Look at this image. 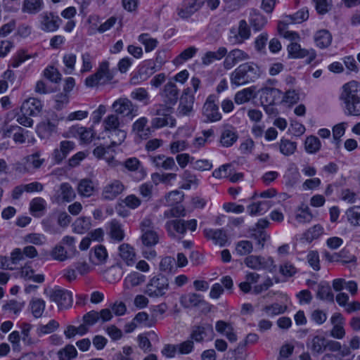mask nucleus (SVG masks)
<instances>
[{
  "mask_svg": "<svg viewBox=\"0 0 360 360\" xmlns=\"http://www.w3.org/2000/svg\"><path fill=\"white\" fill-rule=\"evenodd\" d=\"M340 98L348 115H360V82L352 80L345 84Z\"/></svg>",
  "mask_w": 360,
  "mask_h": 360,
  "instance_id": "f257e3e1",
  "label": "nucleus"
},
{
  "mask_svg": "<svg viewBox=\"0 0 360 360\" xmlns=\"http://www.w3.org/2000/svg\"><path fill=\"white\" fill-rule=\"evenodd\" d=\"M262 72L254 62H246L239 65L231 74V85L240 86L248 84L258 79Z\"/></svg>",
  "mask_w": 360,
  "mask_h": 360,
  "instance_id": "f03ea898",
  "label": "nucleus"
},
{
  "mask_svg": "<svg viewBox=\"0 0 360 360\" xmlns=\"http://www.w3.org/2000/svg\"><path fill=\"white\" fill-rule=\"evenodd\" d=\"M169 289V279L159 274L153 276L148 281L144 290V293L151 298L164 297Z\"/></svg>",
  "mask_w": 360,
  "mask_h": 360,
  "instance_id": "7ed1b4c3",
  "label": "nucleus"
},
{
  "mask_svg": "<svg viewBox=\"0 0 360 360\" xmlns=\"http://www.w3.org/2000/svg\"><path fill=\"white\" fill-rule=\"evenodd\" d=\"M111 107L115 114L129 120H132L139 115V106L126 97L117 98L112 103Z\"/></svg>",
  "mask_w": 360,
  "mask_h": 360,
  "instance_id": "20e7f679",
  "label": "nucleus"
},
{
  "mask_svg": "<svg viewBox=\"0 0 360 360\" xmlns=\"http://www.w3.org/2000/svg\"><path fill=\"white\" fill-rule=\"evenodd\" d=\"M139 228L141 232L140 239L145 248H152L158 243L159 235L151 219L144 218L141 221Z\"/></svg>",
  "mask_w": 360,
  "mask_h": 360,
  "instance_id": "39448f33",
  "label": "nucleus"
},
{
  "mask_svg": "<svg viewBox=\"0 0 360 360\" xmlns=\"http://www.w3.org/2000/svg\"><path fill=\"white\" fill-rule=\"evenodd\" d=\"M51 302H56L59 309H67L72 304V293L59 287H55L45 292Z\"/></svg>",
  "mask_w": 360,
  "mask_h": 360,
  "instance_id": "423d86ee",
  "label": "nucleus"
},
{
  "mask_svg": "<svg viewBox=\"0 0 360 360\" xmlns=\"http://www.w3.org/2000/svg\"><path fill=\"white\" fill-rule=\"evenodd\" d=\"M63 117L53 114L48 118L40 122L37 127V132L41 139H49L53 134L57 133L58 125Z\"/></svg>",
  "mask_w": 360,
  "mask_h": 360,
  "instance_id": "0eeeda50",
  "label": "nucleus"
},
{
  "mask_svg": "<svg viewBox=\"0 0 360 360\" xmlns=\"http://www.w3.org/2000/svg\"><path fill=\"white\" fill-rule=\"evenodd\" d=\"M125 189L124 184L118 179H112L103 186L101 198L104 201H111L117 198Z\"/></svg>",
  "mask_w": 360,
  "mask_h": 360,
  "instance_id": "6e6552de",
  "label": "nucleus"
},
{
  "mask_svg": "<svg viewBox=\"0 0 360 360\" xmlns=\"http://www.w3.org/2000/svg\"><path fill=\"white\" fill-rule=\"evenodd\" d=\"M217 98L215 95H210L203 105L202 115L205 122H214L221 119V114L217 104Z\"/></svg>",
  "mask_w": 360,
  "mask_h": 360,
  "instance_id": "1a4fd4ad",
  "label": "nucleus"
},
{
  "mask_svg": "<svg viewBox=\"0 0 360 360\" xmlns=\"http://www.w3.org/2000/svg\"><path fill=\"white\" fill-rule=\"evenodd\" d=\"M39 27L46 32H53L58 30L62 20L60 17L53 12L45 11L39 16Z\"/></svg>",
  "mask_w": 360,
  "mask_h": 360,
  "instance_id": "9d476101",
  "label": "nucleus"
},
{
  "mask_svg": "<svg viewBox=\"0 0 360 360\" xmlns=\"http://www.w3.org/2000/svg\"><path fill=\"white\" fill-rule=\"evenodd\" d=\"M250 36V30L245 20L239 22L238 28L236 30L232 28L230 30L229 41L231 44H242L245 40L248 39Z\"/></svg>",
  "mask_w": 360,
  "mask_h": 360,
  "instance_id": "9b49d317",
  "label": "nucleus"
},
{
  "mask_svg": "<svg viewBox=\"0 0 360 360\" xmlns=\"http://www.w3.org/2000/svg\"><path fill=\"white\" fill-rule=\"evenodd\" d=\"M224 58H225L223 62L224 68L225 70H231L236 64L250 59V56L243 50L234 49L229 52L227 51Z\"/></svg>",
  "mask_w": 360,
  "mask_h": 360,
  "instance_id": "f8f14e48",
  "label": "nucleus"
},
{
  "mask_svg": "<svg viewBox=\"0 0 360 360\" xmlns=\"http://www.w3.org/2000/svg\"><path fill=\"white\" fill-rule=\"evenodd\" d=\"M205 0H184L177 8V14L181 18H188L204 5Z\"/></svg>",
  "mask_w": 360,
  "mask_h": 360,
  "instance_id": "ddd939ff",
  "label": "nucleus"
},
{
  "mask_svg": "<svg viewBox=\"0 0 360 360\" xmlns=\"http://www.w3.org/2000/svg\"><path fill=\"white\" fill-rule=\"evenodd\" d=\"M214 335L212 326L207 323H202L192 327L190 338L197 342H201L206 338H212Z\"/></svg>",
  "mask_w": 360,
  "mask_h": 360,
  "instance_id": "4468645a",
  "label": "nucleus"
},
{
  "mask_svg": "<svg viewBox=\"0 0 360 360\" xmlns=\"http://www.w3.org/2000/svg\"><path fill=\"white\" fill-rule=\"evenodd\" d=\"M260 100L266 105H272L281 102L283 92L278 89L264 86L260 91Z\"/></svg>",
  "mask_w": 360,
  "mask_h": 360,
  "instance_id": "2eb2a0df",
  "label": "nucleus"
},
{
  "mask_svg": "<svg viewBox=\"0 0 360 360\" xmlns=\"http://www.w3.org/2000/svg\"><path fill=\"white\" fill-rule=\"evenodd\" d=\"M168 236L173 238H181L186 233L184 220L180 219L168 220L165 225Z\"/></svg>",
  "mask_w": 360,
  "mask_h": 360,
  "instance_id": "dca6fc26",
  "label": "nucleus"
},
{
  "mask_svg": "<svg viewBox=\"0 0 360 360\" xmlns=\"http://www.w3.org/2000/svg\"><path fill=\"white\" fill-rule=\"evenodd\" d=\"M203 233L207 240H211L214 244L220 247L224 246L227 243V234L222 229H205Z\"/></svg>",
  "mask_w": 360,
  "mask_h": 360,
  "instance_id": "f3484780",
  "label": "nucleus"
},
{
  "mask_svg": "<svg viewBox=\"0 0 360 360\" xmlns=\"http://www.w3.org/2000/svg\"><path fill=\"white\" fill-rule=\"evenodd\" d=\"M75 144L71 141H62L59 148L54 149L52 157L56 163H60L75 149Z\"/></svg>",
  "mask_w": 360,
  "mask_h": 360,
  "instance_id": "a211bd4d",
  "label": "nucleus"
},
{
  "mask_svg": "<svg viewBox=\"0 0 360 360\" xmlns=\"http://www.w3.org/2000/svg\"><path fill=\"white\" fill-rule=\"evenodd\" d=\"M153 165L158 168L164 170H176L179 169L176 165L175 160L172 157L166 156L160 154L150 158Z\"/></svg>",
  "mask_w": 360,
  "mask_h": 360,
  "instance_id": "6ab92c4d",
  "label": "nucleus"
},
{
  "mask_svg": "<svg viewBox=\"0 0 360 360\" xmlns=\"http://www.w3.org/2000/svg\"><path fill=\"white\" fill-rule=\"evenodd\" d=\"M163 101L170 105H174L179 98V90L176 85L172 82H168L161 93Z\"/></svg>",
  "mask_w": 360,
  "mask_h": 360,
  "instance_id": "aec40b11",
  "label": "nucleus"
},
{
  "mask_svg": "<svg viewBox=\"0 0 360 360\" xmlns=\"http://www.w3.org/2000/svg\"><path fill=\"white\" fill-rule=\"evenodd\" d=\"M188 89H186L180 98L178 112L181 115H189L193 111L194 96L188 94Z\"/></svg>",
  "mask_w": 360,
  "mask_h": 360,
  "instance_id": "412c9836",
  "label": "nucleus"
},
{
  "mask_svg": "<svg viewBox=\"0 0 360 360\" xmlns=\"http://www.w3.org/2000/svg\"><path fill=\"white\" fill-rule=\"evenodd\" d=\"M41 108L42 105L39 100L30 98L22 103L20 111L25 115L35 116L40 112Z\"/></svg>",
  "mask_w": 360,
  "mask_h": 360,
  "instance_id": "4be33fe9",
  "label": "nucleus"
},
{
  "mask_svg": "<svg viewBox=\"0 0 360 360\" xmlns=\"http://www.w3.org/2000/svg\"><path fill=\"white\" fill-rule=\"evenodd\" d=\"M44 0H23L21 11L23 13L34 15L43 10Z\"/></svg>",
  "mask_w": 360,
  "mask_h": 360,
  "instance_id": "5701e85b",
  "label": "nucleus"
},
{
  "mask_svg": "<svg viewBox=\"0 0 360 360\" xmlns=\"http://www.w3.org/2000/svg\"><path fill=\"white\" fill-rule=\"evenodd\" d=\"M238 139L235 129L229 125L224 126L220 136V143L224 147L231 146Z\"/></svg>",
  "mask_w": 360,
  "mask_h": 360,
  "instance_id": "b1692460",
  "label": "nucleus"
},
{
  "mask_svg": "<svg viewBox=\"0 0 360 360\" xmlns=\"http://www.w3.org/2000/svg\"><path fill=\"white\" fill-rule=\"evenodd\" d=\"M148 122L145 117L139 118L132 124V131L141 139H147L150 134V129L147 127Z\"/></svg>",
  "mask_w": 360,
  "mask_h": 360,
  "instance_id": "393cba45",
  "label": "nucleus"
},
{
  "mask_svg": "<svg viewBox=\"0 0 360 360\" xmlns=\"http://www.w3.org/2000/svg\"><path fill=\"white\" fill-rule=\"evenodd\" d=\"M119 255L127 266H132L136 262L134 249L127 243H122L119 247Z\"/></svg>",
  "mask_w": 360,
  "mask_h": 360,
  "instance_id": "a878e982",
  "label": "nucleus"
},
{
  "mask_svg": "<svg viewBox=\"0 0 360 360\" xmlns=\"http://www.w3.org/2000/svg\"><path fill=\"white\" fill-rule=\"evenodd\" d=\"M157 115H161V110L158 109L156 110ZM163 117H155L151 121V127L155 129L162 128L165 126L174 127L176 125V120L169 115H165Z\"/></svg>",
  "mask_w": 360,
  "mask_h": 360,
  "instance_id": "bb28decb",
  "label": "nucleus"
},
{
  "mask_svg": "<svg viewBox=\"0 0 360 360\" xmlns=\"http://www.w3.org/2000/svg\"><path fill=\"white\" fill-rule=\"evenodd\" d=\"M108 258V252L105 248L99 245L96 246L93 250L90 252L89 259L92 264L100 265L105 262Z\"/></svg>",
  "mask_w": 360,
  "mask_h": 360,
  "instance_id": "cd10ccee",
  "label": "nucleus"
},
{
  "mask_svg": "<svg viewBox=\"0 0 360 360\" xmlns=\"http://www.w3.org/2000/svg\"><path fill=\"white\" fill-rule=\"evenodd\" d=\"M109 236L116 242H121L124 238L123 226L116 219H112L109 223Z\"/></svg>",
  "mask_w": 360,
  "mask_h": 360,
  "instance_id": "c85d7f7f",
  "label": "nucleus"
},
{
  "mask_svg": "<svg viewBox=\"0 0 360 360\" xmlns=\"http://www.w3.org/2000/svg\"><path fill=\"white\" fill-rule=\"evenodd\" d=\"M75 196L76 194L71 185L68 183H63L60 185L59 189L57 191L56 200L58 201L70 202Z\"/></svg>",
  "mask_w": 360,
  "mask_h": 360,
  "instance_id": "c756f323",
  "label": "nucleus"
},
{
  "mask_svg": "<svg viewBox=\"0 0 360 360\" xmlns=\"http://www.w3.org/2000/svg\"><path fill=\"white\" fill-rule=\"evenodd\" d=\"M227 53V49L221 46L217 51H207L202 57V63L204 65H209L215 60H219L224 58Z\"/></svg>",
  "mask_w": 360,
  "mask_h": 360,
  "instance_id": "7c9ffc66",
  "label": "nucleus"
},
{
  "mask_svg": "<svg viewBox=\"0 0 360 360\" xmlns=\"http://www.w3.org/2000/svg\"><path fill=\"white\" fill-rule=\"evenodd\" d=\"M96 74L98 75V80L101 81V84H105L110 82L114 77V72L110 69L109 63L108 61H103L100 63Z\"/></svg>",
  "mask_w": 360,
  "mask_h": 360,
  "instance_id": "2f4dec72",
  "label": "nucleus"
},
{
  "mask_svg": "<svg viewBox=\"0 0 360 360\" xmlns=\"http://www.w3.org/2000/svg\"><path fill=\"white\" fill-rule=\"evenodd\" d=\"M96 191L94 184L89 179H82L77 186V192L82 197L89 198L94 195Z\"/></svg>",
  "mask_w": 360,
  "mask_h": 360,
  "instance_id": "473e14b6",
  "label": "nucleus"
},
{
  "mask_svg": "<svg viewBox=\"0 0 360 360\" xmlns=\"http://www.w3.org/2000/svg\"><path fill=\"white\" fill-rule=\"evenodd\" d=\"M295 219L299 224H307L311 222L313 214L307 205L302 204L295 211Z\"/></svg>",
  "mask_w": 360,
  "mask_h": 360,
  "instance_id": "72a5a7b5",
  "label": "nucleus"
},
{
  "mask_svg": "<svg viewBox=\"0 0 360 360\" xmlns=\"http://www.w3.org/2000/svg\"><path fill=\"white\" fill-rule=\"evenodd\" d=\"M105 133L111 141V143L108 148L120 145L127 136V132L121 128L112 129Z\"/></svg>",
  "mask_w": 360,
  "mask_h": 360,
  "instance_id": "f704fd0d",
  "label": "nucleus"
},
{
  "mask_svg": "<svg viewBox=\"0 0 360 360\" xmlns=\"http://www.w3.org/2000/svg\"><path fill=\"white\" fill-rule=\"evenodd\" d=\"M314 41L317 46L324 49L330 45L332 41V35L326 30H321L316 32Z\"/></svg>",
  "mask_w": 360,
  "mask_h": 360,
  "instance_id": "c9c22d12",
  "label": "nucleus"
},
{
  "mask_svg": "<svg viewBox=\"0 0 360 360\" xmlns=\"http://www.w3.org/2000/svg\"><path fill=\"white\" fill-rule=\"evenodd\" d=\"M271 203L270 201H261L255 202L248 207V211L250 215H262L264 214L271 207Z\"/></svg>",
  "mask_w": 360,
  "mask_h": 360,
  "instance_id": "e433bc0d",
  "label": "nucleus"
},
{
  "mask_svg": "<svg viewBox=\"0 0 360 360\" xmlns=\"http://www.w3.org/2000/svg\"><path fill=\"white\" fill-rule=\"evenodd\" d=\"M160 68V66L157 67V65L155 63H151L150 62L148 63L147 66L141 67L138 72V75L134 76L131 78V82L134 84H136V79H139V77L141 80H146L149 75H153L156 71L159 70Z\"/></svg>",
  "mask_w": 360,
  "mask_h": 360,
  "instance_id": "4c0bfd02",
  "label": "nucleus"
},
{
  "mask_svg": "<svg viewBox=\"0 0 360 360\" xmlns=\"http://www.w3.org/2000/svg\"><path fill=\"white\" fill-rule=\"evenodd\" d=\"M20 276L25 280L32 281L38 283L44 281V276L43 274H34V270L28 265H25L21 268Z\"/></svg>",
  "mask_w": 360,
  "mask_h": 360,
  "instance_id": "58836bf2",
  "label": "nucleus"
},
{
  "mask_svg": "<svg viewBox=\"0 0 360 360\" xmlns=\"http://www.w3.org/2000/svg\"><path fill=\"white\" fill-rule=\"evenodd\" d=\"M102 125L104 132L120 128V117L115 113L110 114L104 118Z\"/></svg>",
  "mask_w": 360,
  "mask_h": 360,
  "instance_id": "ea45409f",
  "label": "nucleus"
},
{
  "mask_svg": "<svg viewBox=\"0 0 360 360\" xmlns=\"http://www.w3.org/2000/svg\"><path fill=\"white\" fill-rule=\"evenodd\" d=\"M50 255L53 259L59 262H64L73 256L60 243L56 245L52 249Z\"/></svg>",
  "mask_w": 360,
  "mask_h": 360,
  "instance_id": "a19ab883",
  "label": "nucleus"
},
{
  "mask_svg": "<svg viewBox=\"0 0 360 360\" xmlns=\"http://www.w3.org/2000/svg\"><path fill=\"white\" fill-rule=\"evenodd\" d=\"M316 297L321 300L330 302H334V295L331 290L330 286L326 283H321L319 285Z\"/></svg>",
  "mask_w": 360,
  "mask_h": 360,
  "instance_id": "79ce46f5",
  "label": "nucleus"
},
{
  "mask_svg": "<svg viewBox=\"0 0 360 360\" xmlns=\"http://www.w3.org/2000/svg\"><path fill=\"white\" fill-rule=\"evenodd\" d=\"M181 303L186 307H193L205 304V302L202 295L197 293H188L181 297Z\"/></svg>",
  "mask_w": 360,
  "mask_h": 360,
  "instance_id": "37998d69",
  "label": "nucleus"
},
{
  "mask_svg": "<svg viewBox=\"0 0 360 360\" xmlns=\"http://www.w3.org/2000/svg\"><path fill=\"white\" fill-rule=\"evenodd\" d=\"M323 233V228L316 224L306 231L301 238V240L304 242L311 243L315 239L319 238Z\"/></svg>",
  "mask_w": 360,
  "mask_h": 360,
  "instance_id": "c03bdc74",
  "label": "nucleus"
},
{
  "mask_svg": "<svg viewBox=\"0 0 360 360\" xmlns=\"http://www.w3.org/2000/svg\"><path fill=\"white\" fill-rule=\"evenodd\" d=\"M24 129L17 125H11L9 128L4 132V137H8L10 134L15 131L13 134V141L16 143H24L26 141V137L24 134Z\"/></svg>",
  "mask_w": 360,
  "mask_h": 360,
  "instance_id": "a18cd8bd",
  "label": "nucleus"
},
{
  "mask_svg": "<svg viewBox=\"0 0 360 360\" xmlns=\"http://www.w3.org/2000/svg\"><path fill=\"white\" fill-rule=\"evenodd\" d=\"M347 221L354 226H360V206L354 205L345 211Z\"/></svg>",
  "mask_w": 360,
  "mask_h": 360,
  "instance_id": "49530a36",
  "label": "nucleus"
},
{
  "mask_svg": "<svg viewBox=\"0 0 360 360\" xmlns=\"http://www.w3.org/2000/svg\"><path fill=\"white\" fill-rule=\"evenodd\" d=\"M72 227L75 233L82 234L91 228V218L86 217H79L72 224Z\"/></svg>",
  "mask_w": 360,
  "mask_h": 360,
  "instance_id": "de8ad7c7",
  "label": "nucleus"
},
{
  "mask_svg": "<svg viewBox=\"0 0 360 360\" xmlns=\"http://www.w3.org/2000/svg\"><path fill=\"white\" fill-rule=\"evenodd\" d=\"M244 262L249 268L256 270H259L266 267L265 259L261 256H248L245 259Z\"/></svg>",
  "mask_w": 360,
  "mask_h": 360,
  "instance_id": "09e8293b",
  "label": "nucleus"
},
{
  "mask_svg": "<svg viewBox=\"0 0 360 360\" xmlns=\"http://www.w3.org/2000/svg\"><path fill=\"white\" fill-rule=\"evenodd\" d=\"M181 178L184 184L181 185V188L185 190H188L192 186L197 187L200 182L197 176L189 170H185L182 174Z\"/></svg>",
  "mask_w": 360,
  "mask_h": 360,
  "instance_id": "8fccbe9b",
  "label": "nucleus"
},
{
  "mask_svg": "<svg viewBox=\"0 0 360 360\" xmlns=\"http://www.w3.org/2000/svg\"><path fill=\"white\" fill-rule=\"evenodd\" d=\"M326 340L324 337L320 335L314 336L309 345V347L314 354H321L326 349Z\"/></svg>",
  "mask_w": 360,
  "mask_h": 360,
  "instance_id": "3c124183",
  "label": "nucleus"
},
{
  "mask_svg": "<svg viewBox=\"0 0 360 360\" xmlns=\"http://www.w3.org/2000/svg\"><path fill=\"white\" fill-rule=\"evenodd\" d=\"M124 281L127 288H133L143 284L146 281V276L137 271H133L125 278Z\"/></svg>",
  "mask_w": 360,
  "mask_h": 360,
  "instance_id": "603ef678",
  "label": "nucleus"
},
{
  "mask_svg": "<svg viewBox=\"0 0 360 360\" xmlns=\"http://www.w3.org/2000/svg\"><path fill=\"white\" fill-rule=\"evenodd\" d=\"M198 49L195 46H189L184 49L173 60L174 64L181 65L195 56Z\"/></svg>",
  "mask_w": 360,
  "mask_h": 360,
  "instance_id": "864d4df0",
  "label": "nucleus"
},
{
  "mask_svg": "<svg viewBox=\"0 0 360 360\" xmlns=\"http://www.w3.org/2000/svg\"><path fill=\"white\" fill-rule=\"evenodd\" d=\"M45 307V302L40 298H33L30 302L31 312L35 318L41 317L44 311Z\"/></svg>",
  "mask_w": 360,
  "mask_h": 360,
  "instance_id": "5fc2aeb1",
  "label": "nucleus"
},
{
  "mask_svg": "<svg viewBox=\"0 0 360 360\" xmlns=\"http://www.w3.org/2000/svg\"><path fill=\"white\" fill-rule=\"evenodd\" d=\"M46 202L42 198H35L30 203V210L35 217H39L40 213L46 210Z\"/></svg>",
  "mask_w": 360,
  "mask_h": 360,
  "instance_id": "6e6d98bb",
  "label": "nucleus"
},
{
  "mask_svg": "<svg viewBox=\"0 0 360 360\" xmlns=\"http://www.w3.org/2000/svg\"><path fill=\"white\" fill-rule=\"evenodd\" d=\"M278 145L280 152L285 156L292 155L297 148L296 142L291 141L284 138L281 139Z\"/></svg>",
  "mask_w": 360,
  "mask_h": 360,
  "instance_id": "4d7b16f0",
  "label": "nucleus"
},
{
  "mask_svg": "<svg viewBox=\"0 0 360 360\" xmlns=\"http://www.w3.org/2000/svg\"><path fill=\"white\" fill-rule=\"evenodd\" d=\"M288 56L292 58H302L308 55V51L301 49L299 44L292 42L288 46Z\"/></svg>",
  "mask_w": 360,
  "mask_h": 360,
  "instance_id": "13d9d810",
  "label": "nucleus"
},
{
  "mask_svg": "<svg viewBox=\"0 0 360 360\" xmlns=\"http://www.w3.org/2000/svg\"><path fill=\"white\" fill-rule=\"evenodd\" d=\"M139 41L144 46L146 52L152 51L158 44V40L150 37L147 33L140 34L139 36Z\"/></svg>",
  "mask_w": 360,
  "mask_h": 360,
  "instance_id": "bf43d9fd",
  "label": "nucleus"
},
{
  "mask_svg": "<svg viewBox=\"0 0 360 360\" xmlns=\"http://www.w3.org/2000/svg\"><path fill=\"white\" fill-rule=\"evenodd\" d=\"M25 307L24 302H19L15 300H11L6 302L3 306L2 309L5 311L18 314Z\"/></svg>",
  "mask_w": 360,
  "mask_h": 360,
  "instance_id": "052dcab7",
  "label": "nucleus"
},
{
  "mask_svg": "<svg viewBox=\"0 0 360 360\" xmlns=\"http://www.w3.org/2000/svg\"><path fill=\"white\" fill-rule=\"evenodd\" d=\"M82 320L83 323H82L81 326L85 327L87 333L89 328L99 321V314L94 310L90 311L83 316Z\"/></svg>",
  "mask_w": 360,
  "mask_h": 360,
  "instance_id": "680f3d73",
  "label": "nucleus"
},
{
  "mask_svg": "<svg viewBox=\"0 0 360 360\" xmlns=\"http://www.w3.org/2000/svg\"><path fill=\"white\" fill-rule=\"evenodd\" d=\"M77 354V349L72 345H68L58 352L59 360H71L76 357Z\"/></svg>",
  "mask_w": 360,
  "mask_h": 360,
  "instance_id": "e2e57ef3",
  "label": "nucleus"
},
{
  "mask_svg": "<svg viewBox=\"0 0 360 360\" xmlns=\"http://www.w3.org/2000/svg\"><path fill=\"white\" fill-rule=\"evenodd\" d=\"M76 134L79 136L80 141L84 143H90L94 137V132L91 128L84 127H77Z\"/></svg>",
  "mask_w": 360,
  "mask_h": 360,
  "instance_id": "0e129e2a",
  "label": "nucleus"
},
{
  "mask_svg": "<svg viewBox=\"0 0 360 360\" xmlns=\"http://www.w3.org/2000/svg\"><path fill=\"white\" fill-rule=\"evenodd\" d=\"M304 146L307 153H315L319 150L321 142L316 136H310L306 139Z\"/></svg>",
  "mask_w": 360,
  "mask_h": 360,
  "instance_id": "69168bd1",
  "label": "nucleus"
},
{
  "mask_svg": "<svg viewBox=\"0 0 360 360\" xmlns=\"http://www.w3.org/2000/svg\"><path fill=\"white\" fill-rule=\"evenodd\" d=\"M253 91L250 88L243 89L235 94L236 103L240 105L248 102L252 97Z\"/></svg>",
  "mask_w": 360,
  "mask_h": 360,
  "instance_id": "338daca9",
  "label": "nucleus"
},
{
  "mask_svg": "<svg viewBox=\"0 0 360 360\" xmlns=\"http://www.w3.org/2000/svg\"><path fill=\"white\" fill-rule=\"evenodd\" d=\"M27 163L29 167L33 169H39L44 163L45 160L41 158V153L37 151L26 158Z\"/></svg>",
  "mask_w": 360,
  "mask_h": 360,
  "instance_id": "774afa93",
  "label": "nucleus"
}]
</instances>
